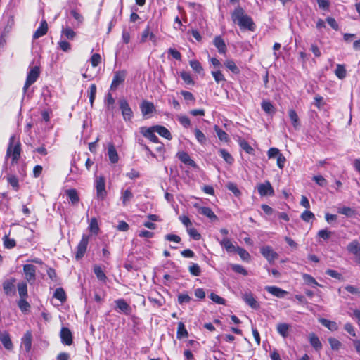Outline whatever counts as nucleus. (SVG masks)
Masks as SVG:
<instances>
[{
	"label": "nucleus",
	"instance_id": "obj_1",
	"mask_svg": "<svg viewBox=\"0 0 360 360\" xmlns=\"http://www.w3.org/2000/svg\"><path fill=\"white\" fill-rule=\"evenodd\" d=\"M231 18L232 22L242 30L254 32L256 29L253 19L246 13L240 6H238L233 9L231 13Z\"/></svg>",
	"mask_w": 360,
	"mask_h": 360
},
{
	"label": "nucleus",
	"instance_id": "obj_2",
	"mask_svg": "<svg viewBox=\"0 0 360 360\" xmlns=\"http://www.w3.org/2000/svg\"><path fill=\"white\" fill-rule=\"evenodd\" d=\"M22 153L21 142L15 134L10 136L6 152L5 159L11 158V165H15L19 162Z\"/></svg>",
	"mask_w": 360,
	"mask_h": 360
},
{
	"label": "nucleus",
	"instance_id": "obj_3",
	"mask_svg": "<svg viewBox=\"0 0 360 360\" xmlns=\"http://www.w3.org/2000/svg\"><path fill=\"white\" fill-rule=\"evenodd\" d=\"M91 236L83 234L80 241L76 247L75 259L77 260L81 259L85 255Z\"/></svg>",
	"mask_w": 360,
	"mask_h": 360
},
{
	"label": "nucleus",
	"instance_id": "obj_4",
	"mask_svg": "<svg viewBox=\"0 0 360 360\" xmlns=\"http://www.w3.org/2000/svg\"><path fill=\"white\" fill-rule=\"evenodd\" d=\"M40 75V68L39 66L32 67L27 72L26 80L23 86V91L26 93L31 85L37 82Z\"/></svg>",
	"mask_w": 360,
	"mask_h": 360
},
{
	"label": "nucleus",
	"instance_id": "obj_5",
	"mask_svg": "<svg viewBox=\"0 0 360 360\" xmlns=\"http://www.w3.org/2000/svg\"><path fill=\"white\" fill-rule=\"evenodd\" d=\"M95 188L98 200H105L108 193L105 189V179L103 176H99L96 178Z\"/></svg>",
	"mask_w": 360,
	"mask_h": 360
},
{
	"label": "nucleus",
	"instance_id": "obj_6",
	"mask_svg": "<svg viewBox=\"0 0 360 360\" xmlns=\"http://www.w3.org/2000/svg\"><path fill=\"white\" fill-rule=\"evenodd\" d=\"M346 248L349 254L354 255L355 262L360 265V242L354 239L347 244Z\"/></svg>",
	"mask_w": 360,
	"mask_h": 360
},
{
	"label": "nucleus",
	"instance_id": "obj_7",
	"mask_svg": "<svg viewBox=\"0 0 360 360\" xmlns=\"http://www.w3.org/2000/svg\"><path fill=\"white\" fill-rule=\"evenodd\" d=\"M127 71L125 70L115 71L110 84V90L115 91L120 84H123L125 81Z\"/></svg>",
	"mask_w": 360,
	"mask_h": 360
},
{
	"label": "nucleus",
	"instance_id": "obj_8",
	"mask_svg": "<svg viewBox=\"0 0 360 360\" xmlns=\"http://www.w3.org/2000/svg\"><path fill=\"white\" fill-rule=\"evenodd\" d=\"M260 253L269 263H274L278 258V254L270 245L262 246Z\"/></svg>",
	"mask_w": 360,
	"mask_h": 360
},
{
	"label": "nucleus",
	"instance_id": "obj_9",
	"mask_svg": "<svg viewBox=\"0 0 360 360\" xmlns=\"http://www.w3.org/2000/svg\"><path fill=\"white\" fill-rule=\"evenodd\" d=\"M36 271L37 268L33 264H25L23 266V272L27 282L30 284L34 283L36 281Z\"/></svg>",
	"mask_w": 360,
	"mask_h": 360
},
{
	"label": "nucleus",
	"instance_id": "obj_10",
	"mask_svg": "<svg viewBox=\"0 0 360 360\" xmlns=\"http://www.w3.org/2000/svg\"><path fill=\"white\" fill-rule=\"evenodd\" d=\"M139 131L140 133L150 141L153 143H159L160 139L155 134L156 130H155L154 126L150 127H141L139 128Z\"/></svg>",
	"mask_w": 360,
	"mask_h": 360
},
{
	"label": "nucleus",
	"instance_id": "obj_11",
	"mask_svg": "<svg viewBox=\"0 0 360 360\" xmlns=\"http://www.w3.org/2000/svg\"><path fill=\"white\" fill-rule=\"evenodd\" d=\"M120 108L125 121H131L133 117V112L127 101L124 98L119 101Z\"/></svg>",
	"mask_w": 360,
	"mask_h": 360
},
{
	"label": "nucleus",
	"instance_id": "obj_12",
	"mask_svg": "<svg viewBox=\"0 0 360 360\" xmlns=\"http://www.w3.org/2000/svg\"><path fill=\"white\" fill-rule=\"evenodd\" d=\"M15 282L16 279L11 277L5 280L2 283L3 290L6 295H14L15 294Z\"/></svg>",
	"mask_w": 360,
	"mask_h": 360
},
{
	"label": "nucleus",
	"instance_id": "obj_13",
	"mask_svg": "<svg viewBox=\"0 0 360 360\" xmlns=\"http://www.w3.org/2000/svg\"><path fill=\"white\" fill-rule=\"evenodd\" d=\"M257 191L260 196H273L274 195V190L269 181L259 184L257 186Z\"/></svg>",
	"mask_w": 360,
	"mask_h": 360
},
{
	"label": "nucleus",
	"instance_id": "obj_14",
	"mask_svg": "<svg viewBox=\"0 0 360 360\" xmlns=\"http://www.w3.org/2000/svg\"><path fill=\"white\" fill-rule=\"evenodd\" d=\"M115 309L117 311L122 312L125 315H129L131 313V306L123 298L117 299L115 301Z\"/></svg>",
	"mask_w": 360,
	"mask_h": 360
},
{
	"label": "nucleus",
	"instance_id": "obj_15",
	"mask_svg": "<svg viewBox=\"0 0 360 360\" xmlns=\"http://www.w3.org/2000/svg\"><path fill=\"white\" fill-rule=\"evenodd\" d=\"M194 207L198 209V211L200 214L207 217L211 221H214L218 219L217 216L214 214V212L212 210L211 208L208 207L200 206L197 203L194 205Z\"/></svg>",
	"mask_w": 360,
	"mask_h": 360
},
{
	"label": "nucleus",
	"instance_id": "obj_16",
	"mask_svg": "<svg viewBox=\"0 0 360 360\" xmlns=\"http://www.w3.org/2000/svg\"><path fill=\"white\" fill-rule=\"evenodd\" d=\"M60 336L63 344L65 345H71L72 344V334L68 328L63 327L60 330Z\"/></svg>",
	"mask_w": 360,
	"mask_h": 360
},
{
	"label": "nucleus",
	"instance_id": "obj_17",
	"mask_svg": "<svg viewBox=\"0 0 360 360\" xmlns=\"http://www.w3.org/2000/svg\"><path fill=\"white\" fill-rule=\"evenodd\" d=\"M0 341L6 349L11 351L13 349V344L8 331L0 332Z\"/></svg>",
	"mask_w": 360,
	"mask_h": 360
},
{
	"label": "nucleus",
	"instance_id": "obj_18",
	"mask_svg": "<svg viewBox=\"0 0 360 360\" xmlns=\"http://www.w3.org/2000/svg\"><path fill=\"white\" fill-rule=\"evenodd\" d=\"M179 160L186 165H188L193 168H197L198 165L190 157L188 153L185 151L179 152L176 154Z\"/></svg>",
	"mask_w": 360,
	"mask_h": 360
},
{
	"label": "nucleus",
	"instance_id": "obj_19",
	"mask_svg": "<svg viewBox=\"0 0 360 360\" xmlns=\"http://www.w3.org/2000/svg\"><path fill=\"white\" fill-rule=\"evenodd\" d=\"M65 194L67 195V198L69 202L72 205L75 206L78 205L80 198L79 196V193L75 188H70L65 190Z\"/></svg>",
	"mask_w": 360,
	"mask_h": 360
},
{
	"label": "nucleus",
	"instance_id": "obj_20",
	"mask_svg": "<svg viewBox=\"0 0 360 360\" xmlns=\"http://www.w3.org/2000/svg\"><path fill=\"white\" fill-rule=\"evenodd\" d=\"M48 23L45 20H42L40 22L39 27L36 30L34 33L32 35V39L36 40L45 34H46L48 32Z\"/></svg>",
	"mask_w": 360,
	"mask_h": 360
},
{
	"label": "nucleus",
	"instance_id": "obj_21",
	"mask_svg": "<svg viewBox=\"0 0 360 360\" xmlns=\"http://www.w3.org/2000/svg\"><path fill=\"white\" fill-rule=\"evenodd\" d=\"M32 334L27 330L21 338V344L24 346L26 352H30L32 349Z\"/></svg>",
	"mask_w": 360,
	"mask_h": 360
},
{
	"label": "nucleus",
	"instance_id": "obj_22",
	"mask_svg": "<svg viewBox=\"0 0 360 360\" xmlns=\"http://www.w3.org/2000/svg\"><path fill=\"white\" fill-rule=\"evenodd\" d=\"M213 44L219 53L225 54L226 53L227 47L221 36H216L213 39Z\"/></svg>",
	"mask_w": 360,
	"mask_h": 360
},
{
	"label": "nucleus",
	"instance_id": "obj_23",
	"mask_svg": "<svg viewBox=\"0 0 360 360\" xmlns=\"http://www.w3.org/2000/svg\"><path fill=\"white\" fill-rule=\"evenodd\" d=\"M108 155L111 163L115 164L118 162V153L112 143H109L108 145Z\"/></svg>",
	"mask_w": 360,
	"mask_h": 360
},
{
	"label": "nucleus",
	"instance_id": "obj_24",
	"mask_svg": "<svg viewBox=\"0 0 360 360\" xmlns=\"http://www.w3.org/2000/svg\"><path fill=\"white\" fill-rule=\"evenodd\" d=\"M265 290L274 296L282 298L284 297L288 292L281 288L277 286H266Z\"/></svg>",
	"mask_w": 360,
	"mask_h": 360
},
{
	"label": "nucleus",
	"instance_id": "obj_25",
	"mask_svg": "<svg viewBox=\"0 0 360 360\" xmlns=\"http://www.w3.org/2000/svg\"><path fill=\"white\" fill-rule=\"evenodd\" d=\"M291 325L286 323H279L276 325L277 333L283 338H286L289 335Z\"/></svg>",
	"mask_w": 360,
	"mask_h": 360
},
{
	"label": "nucleus",
	"instance_id": "obj_26",
	"mask_svg": "<svg viewBox=\"0 0 360 360\" xmlns=\"http://www.w3.org/2000/svg\"><path fill=\"white\" fill-rule=\"evenodd\" d=\"M309 341L311 346L317 352L322 349V343L321 342L319 337L314 333L309 334Z\"/></svg>",
	"mask_w": 360,
	"mask_h": 360
},
{
	"label": "nucleus",
	"instance_id": "obj_27",
	"mask_svg": "<svg viewBox=\"0 0 360 360\" xmlns=\"http://www.w3.org/2000/svg\"><path fill=\"white\" fill-rule=\"evenodd\" d=\"M140 109L143 115H147L155 110V106L153 103L143 101L140 105Z\"/></svg>",
	"mask_w": 360,
	"mask_h": 360
},
{
	"label": "nucleus",
	"instance_id": "obj_28",
	"mask_svg": "<svg viewBox=\"0 0 360 360\" xmlns=\"http://www.w3.org/2000/svg\"><path fill=\"white\" fill-rule=\"evenodd\" d=\"M243 300L246 304H248L252 309H258L259 307V304L257 301L254 297L253 295L250 293H245L243 295Z\"/></svg>",
	"mask_w": 360,
	"mask_h": 360
},
{
	"label": "nucleus",
	"instance_id": "obj_29",
	"mask_svg": "<svg viewBox=\"0 0 360 360\" xmlns=\"http://www.w3.org/2000/svg\"><path fill=\"white\" fill-rule=\"evenodd\" d=\"M155 130H156V132L162 137L167 139L171 140L172 139V136L170 133V131L164 126L162 125H154Z\"/></svg>",
	"mask_w": 360,
	"mask_h": 360
},
{
	"label": "nucleus",
	"instance_id": "obj_30",
	"mask_svg": "<svg viewBox=\"0 0 360 360\" xmlns=\"http://www.w3.org/2000/svg\"><path fill=\"white\" fill-rule=\"evenodd\" d=\"M319 321L330 331H336L338 330V326L335 321L325 318H320Z\"/></svg>",
	"mask_w": 360,
	"mask_h": 360
},
{
	"label": "nucleus",
	"instance_id": "obj_31",
	"mask_svg": "<svg viewBox=\"0 0 360 360\" xmlns=\"http://www.w3.org/2000/svg\"><path fill=\"white\" fill-rule=\"evenodd\" d=\"M219 244L221 245V247L225 248L228 252H235L237 248L233 245L231 240L227 237H224L222 240H221L219 241Z\"/></svg>",
	"mask_w": 360,
	"mask_h": 360
},
{
	"label": "nucleus",
	"instance_id": "obj_32",
	"mask_svg": "<svg viewBox=\"0 0 360 360\" xmlns=\"http://www.w3.org/2000/svg\"><path fill=\"white\" fill-rule=\"evenodd\" d=\"M17 289L20 298L28 297L27 284L26 281L18 283L17 285Z\"/></svg>",
	"mask_w": 360,
	"mask_h": 360
},
{
	"label": "nucleus",
	"instance_id": "obj_33",
	"mask_svg": "<svg viewBox=\"0 0 360 360\" xmlns=\"http://www.w3.org/2000/svg\"><path fill=\"white\" fill-rule=\"evenodd\" d=\"M134 198V194L130 188L126 189L125 191L122 192V202L124 206L128 205V203L131 200Z\"/></svg>",
	"mask_w": 360,
	"mask_h": 360
},
{
	"label": "nucleus",
	"instance_id": "obj_34",
	"mask_svg": "<svg viewBox=\"0 0 360 360\" xmlns=\"http://www.w3.org/2000/svg\"><path fill=\"white\" fill-rule=\"evenodd\" d=\"M262 109L268 115H274L276 112V108L269 101H263L261 103Z\"/></svg>",
	"mask_w": 360,
	"mask_h": 360
},
{
	"label": "nucleus",
	"instance_id": "obj_35",
	"mask_svg": "<svg viewBox=\"0 0 360 360\" xmlns=\"http://www.w3.org/2000/svg\"><path fill=\"white\" fill-rule=\"evenodd\" d=\"M214 130L216 132L217 137L220 141L224 142L229 141L230 139L228 134L223 129H221L218 125L214 126Z\"/></svg>",
	"mask_w": 360,
	"mask_h": 360
},
{
	"label": "nucleus",
	"instance_id": "obj_36",
	"mask_svg": "<svg viewBox=\"0 0 360 360\" xmlns=\"http://www.w3.org/2000/svg\"><path fill=\"white\" fill-rule=\"evenodd\" d=\"M238 144L240 147L247 153L253 155L255 153L254 148L249 144V143L243 139H239Z\"/></svg>",
	"mask_w": 360,
	"mask_h": 360
},
{
	"label": "nucleus",
	"instance_id": "obj_37",
	"mask_svg": "<svg viewBox=\"0 0 360 360\" xmlns=\"http://www.w3.org/2000/svg\"><path fill=\"white\" fill-rule=\"evenodd\" d=\"M93 270L98 280L103 281L104 283L106 282L107 276L105 272L103 271L101 266H100L99 265H94Z\"/></svg>",
	"mask_w": 360,
	"mask_h": 360
},
{
	"label": "nucleus",
	"instance_id": "obj_38",
	"mask_svg": "<svg viewBox=\"0 0 360 360\" xmlns=\"http://www.w3.org/2000/svg\"><path fill=\"white\" fill-rule=\"evenodd\" d=\"M302 276L306 285L312 287L321 286L311 275L308 274H303Z\"/></svg>",
	"mask_w": 360,
	"mask_h": 360
},
{
	"label": "nucleus",
	"instance_id": "obj_39",
	"mask_svg": "<svg viewBox=\"0 0 360 360\" xmlns=\"http://www.w3.org/2000/svg\"><path fill=\"white\" fill-rule=\"evenodd\" d=\"M288 115L290 119L291 123L295 129H297L300 123L299 117L294 109H290L288 110Z\"/></svg>",
	"mask_w": 360,
	"mask_h": 360
},
{
	"label": "nucleus",
	"instance_id": "obj_40",
	"mask_svg": "<svg viewBox=\"0 0 360 360\" xmlns=\"http://www.w3.org/2000/svg\"><path fill=\"white\" fill-rule=\"evenodd\" d=\"M53 297L58 300L62 304L67 300V295L63 288L56 289L53 293Z\"/></svg>",
	"mask_w": 360,
	"mask_h": 360
},
{
	"label": "nucleus",
	"instance_id": "obj_41",
	"mask_svg": "<svg viewBox=\"0 0 360 360\" xmlns=\"http://www.w3.org/2000/svg\"><path fill=\"white\" fill-rule=\"evenodd\" d=\"M27 298H20L18 301V306L22 313L30 311L31 305L27 300Z\"/></svg>",
	"mask_w": 360,
	"mask_h": 360
},
{
	"label": "nucleus",
	"instance_id": "obj_42",
	"mask_svg": "<svg viewBox=\"0 0 360 360\" xmlns=\"http://www.w3.org/2000/svg\"><path fill=\"white\" fill-rule=\"evenodd\" d=\"M188 335V333L185 327V325L183 322L178 323V328L176 332V338L178 339H181L184 338H187Z\"/></svg>",
	"mask_w": 360,
	"mask_h": 360
},
{
	"label": "nucleus",
	"instance_id": "obj_43",
	"mask_svg": "<svg viewBox=\"0 0 360 360\" xmlns=\"http://www.w3.org/2000/svg\"><path fill=\"white\" fill-rule=\"evenodd\" d=\"M88 229L91 233L98 235L100 229L96 217L91 218Z\"/></svg>",
	"mask_w": 360,
	"mask_h": 360
},
{
	"label": "nucleus",
	"instance_id": "obj_44",
	"mask_svg": "<svg viewBox=\"0 0 360 360\" xmlns=\"http://www.w3.org/2000/svg\"><path fill=\"white\" fill-rule=\"evenodd\" d=\"M219 153L224 160L229 165H232L234 162V158L226 149H219Z\"/></svg>",
	"mask_w": 360,
	"mask_h": 360
},
{
	"label": "nucleus",
	"instance_id": "obj_45",
	"mask_svg": "<svg viewBox=\"0 0 360 360\" xmlns=\"http://www.w3.org/2000/svg\"><path fill=\"white\" fill-rule=\"evenodd\" d=\"M7 181L12 186L15 191H18L20 189L19 180L15 175H8Z\"/></svg>",
	"mask_w": 360,
	"mask_h": 360
},
{
	"label": "nucleus",
	"instance_id": "obj_46",
	"mask_svg": "<svg viewBox=\"0 0 360 360\" xmlns=\"http://www.w3.org/2000/svg\"><path fill=\"white\" fill-rule=\"evenodd\" d=\"M235 252L238 254L243 261L249 262L251 259L250 253L243 248L238 246Z\"/></svg>",
	"mask_w": 360,
	"mask_h": 360
},
{
	"label": "nucleus",
	"instance_id": "obj_47",
	"mask_svg": "<svg viewBox=\"0 0 360 360\" xmlns=\"http://www.w3.org/2000/svg\"><path fill=\"white\" fill-rule=\"evenodd\" d=\"M224 65L233 74L238 75L240 73L239 68L233 60H226L224 62Z\"/></svg>",
	"mask_w": 360,
	"mask_h": 360
},
{
	"label": "nucleus",
	"instance_id": "obj_48",
	"mask_svg": "<svg viewBox=\"0 0 360 360\" xmlns=\"http://www.w3.org/2000/svg\"><path fill=\"white\" fill-rule=\"evenodd\" d=\"M180 76L181 79H183L184 82L186 85H191L194 86L195 85V81L193 80L191 75L186 71H182L180 73Z\"/></svg>",
	"mask_w": 360,
	"mask_h": 360
},
{
	"label": "nucleus",
	"instance_id": "obj_49",
	"mask_svg": "<svg viewBox=\"0 0 360 360\" xmlns=\"http://www.w3.org/2000/svg\"><path fill=\"white\" fill-rule=\"evenodd\" d=\"M336 77L340 79L345 78L347 71L344 65L338 64L335 70Z\"/></svg>",
	"mask_w": 360,
	"mask_h": 360
},
{
	"label": "nucleus",
	"instance_id": "obj_50",
	"mask_svg": "<svg viewBox=\"0 0 360 360\" xmlns=\"http://www.w3.org/2000/svg\"><path fill=\"white\" fill-rule=\"evenodd\" d=\"M96 91H97L96 85L95 84H91L89 86V94H88L91 107H93V105H94V100L96 98Z\"/></svg>",
	"mask_w": 360,
	"mask_h": 360
},
{
	"label": "nucleus",
	"instance_id": "obj_51",
	"mask_svg": "<svg viewBox=\"0 0 360 360\" xmlns=\"http://www.w3.org/2000/svg\"><path fill=\"white\" fill-rule=\"evenodd\" d=\"M328 343L332 350L338 351L342 347V343L335 338L330 337L328 339Z\"/></svg>",
	"mask_w": 360,
	"mask_h": 360
},
{
	"label": "nucleus",
	"instance_id": "obj_52",
	"mask_svg": "<svg viewBox=\"0 0 360 360\" xmlns=\"http://www.w3.org/2000/svg\"><path fill=\"white\" fill-rule=\"evenodd\" d=\"M194 134L197 141L201 144L205 145L207 142V138L204 133L199 129H195Z\"/></svg>",
	"mask_w": 360,
	"mask_h": 360
},
{
	"label": "nucleus",
	"instance_id": "obj_53",
	"mask_svg": "<svg viewBox=\"0 0 360 360\" xmlns=\"http://www.w3.org/2000/svg\"><path fill=\"white\" fill-rule=\"evenodd\" d=\"M3 243L4 248L7 249H12L16 245L15 240L6 235L3 237Z\"/></svg>",
	"mask_w": 360,
	"mask_h": 360
},
{
	"label": "nucleus",
	"instance_id": "obj_54",
	"mask_svg": "<svg viewBox=\"0 0 360 360\" xmlns=\"http://www.w3.org/2000/svg\"><path fill=\"white\" fill-rule=\"evenodd\" d=\"M189 65L193 70L198 74L203 72V68L200 63L197 60H192L189 61Z\"/></svg>",
	"mask_w": 360,
	"mask_h": 360
},
{
	"label": "nucleus",
	"instance_id": "obj_55",
	"mask_svg": "<svg viewBox=\"0 0 360 360\" xmlns=\"http://www.w3.org/2000/svg\"><path fill=\"white\" fill-rule=\"evenodd\" d=\"M189 273L194 276H199L201 274V269L200 266L195 263H191L188 266Z\"/></svg>",
	"mask_w": 360,
	"mask_h": 360
},
{
	"label": "nucleus",
	"instance_id": "obj_56",
	"mask_svg": "<svg viewBox=\"0 0 360 360\" xmlns=\"http://www.w3.org/2000/svg\"><path fill=\"white\" fill-rule=\"evenodd\" d=\"M115 99L111 93H108L105 98V105L108 110H112L114 108Z\"/></svg>",
	"mask_w": 360,
	"mask_h": 360
},
{
	"label": "nucleus",
	"instance_id": "obj_57",
	"mask_svg": "<svg viewBox=\"0 0 360 360\" xmlns=\"http://www.w3.org/2000/svg\"><path fill=\"white\" fill-rule=\"evenodd\" d=\"M211 75H212V77L214 79V81L217 84H219L221 82L226 81V79H225L224 75L222 74V72L220 71V70H217L215 71H212L211 72Z\"/></svg>",
	"mask_w": 360,
	"mask_h": 360
},
{
	"label": "nucleus",
	"instance_id": "obj_58",
	"mask_svg": "<svg viewBox=\"0 0 360 360\" xmlns=\"http://www.w3.org/2000/svg\"><path fill=\"white\" fill-rule=\"evenodd\" d=\"M46 274L49 278L54 283H58L59 278L56 274V270L52 267H47Z\"/></svg>",
	"mask_w": 360,
	"mask_h": 360
},
{
	"label": "nucleus",
	"instance_id": "obj_59",
	"mask_svg": "<svg viewBox=\"0 0 360 360\" xmlns=\"http://www.w3.org/2000/svg\"><path fill=\"white\" fill-rule=\"evenodd\" d=\"M188 234L191 238H192L195 240H199L201 239V234L198 231V230L193 227H189L187 229Z\"/></svg>",
	"mask_w": 360,
	"mask_h": 360
},
{
	"label": "nucleus",
	"instance_id": "obj_60",
	"mask_svg": "<svg viewBox=\"0 0 360 360\" xmlns=\"http://www.w3.org/2000/svg\"><path fill=\"white\" fill-rule=\"evenodd\" d=\"M210 298L212 301L214 302L219 304H226V300L218 295L215 294L214 292H211L210 295Z\"/></svg>",
	"mask_w": 360,
	"mask_h": 360
},
{
	"label": "nucleus",
	"instance_id": "obj_61",
	"mask_svg": "<svg viewBox=\"0 0 360 360\" xmlns=\"http://www.w3.org/2000/svg\"><path fill=\"white\" fill-rule=\"evenodd\" d=\"M231 269L236 273L247 276L248 274V271L240 264H232Z\"/></svg>",
	"mask_w": 360,
	"mask_h": 360
},
{
	"label": "nucleus",
	"instance_id": "obj_62",
	"mask_svg": "<svg viewBox=\"0 0 360 360\" xmlns=\"http://www.w3.org/2000/svg\"><path fill=\"white\" fill-rule=\"evenodd\" d=\"M314 214L309 210H304L300 216V218L305 222H309L310 220L314 219Z\"/></svg>",
	"mask_w": 360,
	"mask_h": 360
},
{
	"label": "nucleus",
	"instance_id": "obj_63",
	"mask_svg": "<svg viewBox=\"0 0 360 360\" xmlns=\"http://www.w3.org/2000/svg\"><path fill=\"white\" fill-rule=\"evenodd\" d=\"M91 66L97 67L101 63V56L99 53H94L90 59Z\"/></svg>",
	"mask_w": 360,
	"mask_h": 360
},
{
	"label": "nucleus",
	"instance_id": "obj_64",
	"mask_svg": "<svg viewBox=\"0 0 360 360\" xmlns=\"http://www.w3.org/2000/svg\"><path fill=\"white\" fill-rule=\"evenodd\" d=\"M338 212L341 214H344L347 217H351L354 214V210L349 207L344 206L338 209Z\"/></svg>",
	"mask_w": 360,
	"mask_h": 360
}]
</instances>
